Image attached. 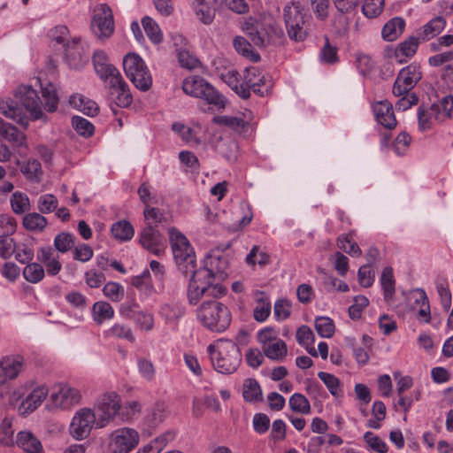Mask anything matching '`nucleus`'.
Instances as JSON below:
<instances>
[{"instance_id":"nucleus-1","label":"nucleus","mask_w":453,"mask_h":453,"mask_svg":"<svg viewBox=\"0 0 453 453\" xmlns=\"http://www.w3.org/2000/svg\"><path fill=\"white\" fill-rule=\"evenodd\" d=\"M168 234L178 270L185 276L191 274L187 289L188 303L196 305L203 296H223L226 289L219 284H213L212 271L196 269L195 250L188 238L175 227L169 228Z\"/></svg>"},{"instance_id":"nucleus-2","label":"nucleus","mask_w":453,"mask_h":453,"mask_svg":"<svg viewBox=\"0 0 453 453\" xmlns=\"http://www.w3.org/2000/svg\"><path fill=\"white\" fill-rule=\"evenodd\" d=\"M203 296V298H206ZM204 300L196 310V319L200 324L211 331L223 332L230 325L232 316L229 309L217 298Z\"/></svg>"},{"instance_id":"nucleus-3","label":"nucleus","mask_w":453,"mask_h":453,"mask_svg":"<svg viewBox=\"0 0 453 453\" xmlns=\"http://www.w3.org/2000/svg\"><path fill=\"white\" fill-rule=\"evenodd\" d=\"M208 350L214 369L222 374L235 372L242 361L239 347L232 341H219L215 346L210 345Z\"/></svg>"},{"instance_id":"nucleus-4","label":"nucleus","mask_w":453,"mask_h":453,"mask_svg":"<svg viewBox=\"0 0 453 453\" xmlns=\"http://www.w3.org/2000/svg\"><path fill=\"white\" fill-rule=\"evenodd\" d=\"M182 89L187 95L202 98L218 110H222L226 106V98L200 76L187 77L183 81Z\"/></svg>"},{"instance_id":"nucleus-5","label":"nucleus","mask_w":453,"mask_h":453,"mask_svg":"<svg viewBox=\"0 0 453 453\" xmlns=\"http://www.w3.org/2000/svg\"><path fill=\"white\" fill-rule=\"evenodd\" d=\"M60 35L54 39L58 43L63 44L65 47V59L70 68L80 70L83 68L88 62V51L80 38L67 40L65 35L68 33L66 27H59L57 28Z\"/></svg>"},{"instance_id":"nucleus-6","label":"nucleus","mask_w":453,"mask_h":453,"mask_svg":"<svg viewBox=\"0 0 453 453\" xmlns=\"http://www.w3.org/2000/svg\"><path fill=\"white\" fill-rule=\"evenodd\" d=\"M126 75L139 89L146 91L152 84L151 74L142 58L135 53H128L123 59Z\"/></svg>"},{"instance_id":"nucleus-7","label":"nucleus","mask_w":453,"mask_h":453,"mask_svg":"<svg viewBox=\"0 0 453 453\" xmlns=\"http://www.w3.org/2000/svg\"><path fill=\"white\" fill-rule=\"evenodd\" d=\"M283 12L289 37L296 41H303L307 35L310 17L303 12L299 2L288 4Z\"/></svg>"},{"instance_id":"nucleus-8","label":"nucleus","mask_w":453,"mask_h":453,"mask_svg":"<svg viewBox=\"0 0 453 453\" xmlns=\"http://www.w3.org/2000/svg\"><path fill=\"white\" fill-rule=\"evenodd\" d=\"M115 29L111 8L107 4L95 6L91 18V30L95 36L104 41L111 36Z\"/></svg>"},{"instance_id":"nucleus-9","label":"nucleus","mask_w":453,"mask_h":453,"mask_svg":"<svg viewBox=\"0 0 453 453\" xmlns=\"http://www.w3.org/2000/svg\"><path fill=\"white\" fill-rule=\"evenodd\" d=\"M140 442V434L132 427H119L113 430L107 437V448L118 453H130Z\"/></svg>"},{"instance_id":"nucleus-10","label":"nucleus","mask_w":453,"mask_h":453,"mask_svg":"<svg viewBox=\"0 0 453 453\" xmlns=\"http://www.w3.org/2000/svg\"><path fill=\"white\" fill-rule=\"evenodd\" d=\"M94 426L97 428L95 411L90 408H81L74 413L70 422L69 434L73 439L81 441L90 434Z\"/></svg>"},{"instance_id":"nucleus-11","label":"nucleus","mask_w":453,"mask_h":453,"mask_svg":"<svg viewBox=\"0 0 453 453\" xmlns=\"http://www.w3.org/2000/svg\"><path fill=\"white\" fill-rule=\"evenodd\" d=\"M121 408V399L115 392L103 394L96 401L98 411L97 428H103L111 422Z\"/></svg>"},{"instance_id":"nucleus-12","label":"nucleus","mask_w":453,"mask_h":453,"mask_svg":"<svg viewBox=\"0 0 453 453\" xmlns=\"http://www.w3.org/2000/svg\"><path fill=\"white\" fill-rule=\"evenodd\" d=\"M256 73L257 67L252 66L246 68L242 75L235 70H229L222 73L221 78L237 95L246 99L250 97V87H256L251 80Z\"/></svg>"},{"instance_id":"nucleus-13","label":"nucleus","mask_w":453,"mask_h":453,"mask_svg":"<svg viewBox=\"0 0 453 453\" xmlns=\"http://www.w3.org/2000/svg\"><path fill=\"white\" fill-rule=\"evenodd\" d=\"M81 400L80 390L64 383L55 385L49 397L50 406L60 410H69L78 404Z\"/></svg>"},{"instance_id":"nucleus-14","label":"nucleus","mask_w":453,"mask_h":453,"mask_svg":"<svg viewBox=\"0 0 453 453\" xmlns=\"http://www.w3.org/2000/svg\"><path fill=\"white\" fill-rule=\"evenodd\" d=\"M421 79V72L418 66L409 65L403 67L398 73L393 85L392 92L395 96H401L410 91Z\"/></svg>"},{"instance_id":"nucleus-15","label":"nucleus","mask_w":453,"mask_h":453,"mask_svg":"<svg viewBox=\"0 0 453 453\" xmlns=\"http://www.w3.org/2000/svg\"><path fill=\"white\" fill-rule=\"evenodd\" d=\"M15 97L33 119H39L42 117L40 98L32 87L19 86L15 93Z\"/></svg>"},{"instance_id":"nucleus-16","label":"nucleus","mask_w":453,"mask_h":453,"mask_svg":"<svg viewBox=\"0 0 453 453\" xmlns=\"http://www.w3.org/2000/svg\"><path fill=\"white\" fill-rule=\"evenodd\" d=\"M110 89V100L119 107H128L133 101L129 87L121 74L106 82Z\"/></svg>"},{"instance_id":"nucleus-17","label":"nucleus","mask_w":453,"mask_h":453,"mask_svg":"<svg viewBox=\"0 0 453 453\" xmlns=\"http://www.w3.org/2000/svg\"><path fill=\"white\" fill-rule=\"evenodd\" d=\"M419 40V37L411 36L399 43L396 48L387 46L385 48V58H392L398 64L407 62L416 53Z\"/></svg>"},{"instance_id":"nucleus-18","label":"nucleus","mask_w":453,"mask_h":453,"mask_svg":"<svg viewBox=\"0 0 453 453\" xmlns=\"http://www.w3.org/2000/svg\"><path fill=\"white\" fill-rule=\"evenodd\" d=\"M141 245L156 256L164 253L165 245L164 238L153 226H146L140 234Z\"/></svg>"},{"instance_id":"nucleus-19","label":"nucleus","mask_w":453,"mask_h":453,"mask_svg":"<svg viewBox=\"0 0 453 453\" xmlns=\"http://www.w3.org/2000/svg\"><path fill=\"white\" fill-rule=\"evenodd\" d=\"M409 299L412 301V310L418 309L416 318L421 323L431 322V311L428 296L423 288H414L409 293Z\"/></svg>"},{"instance_id":"nucleus-20","label":"nucleus","mask_w":453,"mask_h":453,"mask_svg":"<svg viewBox=\"0 0 453 453\" xmlns=\"http://www.w3.org/2000/svg\"><path fill=\"white\" fill-rule=\"evenodd\" d=\"M24 359L19 356H8L0 360V385L14 380L23 369Z\"/></svg>"},{"instance_id":"nucleus-21","label":"nucleus","mask_w":453,"mask_h":453,"mask_svg":"<svg viewBox=\"0 0 453 453\" xmlns=\"http://www.w3.org/2000/svg\"><path fill=\"white\" fill-rule=\"evenodd\" d=\"M93 65L96 73L104 82L120 74L119 70L109 63L108 56L103 50H96L94 53Z\"/></svg>"},{"instance_id":"nucleus-22","label":"nucleus","mask_w":453,"mask_h":453,"mask_svg":"<svg viewBox=\"0 0 453 453\" xmlns=\"http://www.w3.org/2000/svg\"><path fill=\"white\" fill-rule=\"evenodd\" d=\"M372 110L379 124L388 129L395 127L397 121L390 102L388 100L377 102L373 104Z\"/></svg>"},{"instance_id":"nucleus-23","label":"nucleus","mask_w":453,"mask_h":453,"mask_svg":"<svg viewBox=\"0 0 453 453\" xmlns=\"http://www.w3.org/2000/svg\"><path fill=\"white\" fill-rule=\"evenodd\" d=\"M49 395V389L44 385L35 387L27 396L22 401L19 406V411L22 414L35 411L46 399Z\"/></svg>"},{"instance_id":"nucleus-24","label":"nucleus","mask_w":453,"mask_h":453,"mask_svg":"<svg viewBox=\"0 0 453 453\" xmlns=\"http://www.w3.org/2000/svg\"><path fill=\"white\" fill-rule=\"evenodd\" d=\"M14 444L22 449L23 453H44L41 441L28 430L19 431Z\"/></svg>"},{"instance_id":"nucleus-25","label":"nucleus","mask_w":453,"mask_h":453,"mask_svg":"<svg viewBox=\"0 0 453 453\" xmlns=\"http://www.w3.org/2000/svg\"><path fill=\"white\" fill-rule=\"evenodd\" d=\"M0 112L6 118L12 119L22 127H27L28 118L22 108L17 106V104L12 100L0 102Z\"/></svg>"},{"instance_id":"nucleus-26","label":"nucleus","mask_w":453,"mask_h":453,"mask_svg":"<svg viewBox=\"0 0 453 453\" xmlns=\"http://www.w3.org/2000/svg\"><path fill=\"white\" fill-rule=\"evenodd\" d=\"M213 120L217 124L226 126L235 131L241 132L250 125L252 120V113L248 111L243 112L242 116H217Z\"/></svg>"},{"instance_id":"nucleus-27","label":"nucleus","mask_w":453,"mask_h":453,"mask_svg":"<svg viewBox=\"0 0 453 453\" xmlns=\"http://www.w3.org/2000/svg\"><path fill=\"white\" fill-rule=\"evenodd\" d=\"M255 307L253 317L256 321L264 322L271 314V302L267 294L263 291H257L254 294Z\"/></svg>"},{"instance_id":"nucleus-28","label":"nucleus","mask_w":453,"mask_h":453,"mask_svg":"<svg viewBox=\"0 0 453 453\" xmlns=\"http://www.w3.org/2000/svg\"><path fill=\"white\" fill-rule=\"evenodd\" d=\"M115 311L106 301H97L91 308V318L93 321L101 326L114 318Z\"/></svg>"},{"instance_id":"nucleus-29","label":"nucleus","mask_w":453,"mask_h":453,"mask_svg":"<svg viewBox=\"0 0 453 453\" xmlns=\"http://www.w3.org/2000/svg\"><path fill=\"white\" fill-rule=\"evenodd\" d=\"M184 313V307L179 303H165L159 310V315L165 320V323L173 327L177 326Z\"/></svg>"},{"instance_id":"nucleus-30","label":"nucleus","mask_w":453,"mask_h":453,"mask_svg":"<svg viewBox=\"0 0 453 453\" xmlns=\"http://www.w3.org/2000/svg\"><path fill=\"white\" fill-rule=\"evenodd\" d=\"M446 24L445 19L441 16L432 19L422 27L418 33L419 39L423 42H426L434 38L442 32Z\"/></svg>"},{"instance_id":"nucleus-31","label":"nucleus","mask_w":453,"mask_h":453,"mask_svg":"<svg viewBox=\"0 0 453 453\" xmlns=\"http://www.w3.org/2000/svg\"><path fill=\"white\" fill-rule=\"evenodd\" d=\"M431 113L436 121H444L446 118L453 119V96H444L441 101L431 105Z\"/></svg>"},{"instance_id":"nucleus-32","label":"nucleus","mask_w":453,"mask_h":453,"mask_svg":"<svg viewBox=\"0 0 453 453\" xmlns=\"http://www.w3.org/2000/svg\"><path fill=\"white\" fill-rule=\"evenodd\" d=\"M405 21L403 19L395 17L388 20L381 30V35L384 40L392 42L396 40L403 32Z\"/></svg>"},{"instance_id":"nucleus-33","label":"nucleus","mask_w":453,"mask_h":453,"mask_svg":"<svg viewBox=\"0 0 453 453\" xmlns=\"http://www.w3.org/2000/svg\"><path fill=\"white\" fill-rule=\"evenodd\" d=\"M296 341L303 346L307 352L312 357H318V351L315 349L313 343L315 336L312 330L307 326H300L296 331Z\"/></svg>"},{"instance_id":"nucleus-34","label":"nucleus","mask_w":453,"mask_h":453,"mask_svg":"<svg viewBox=\"0 0 453 453\" xmlns=\"http://www.w3.org/2000/svg\"><path fill=\"white\" fill-rule=\"evenodd\" d=\"M193 9L196 18L203 24H211L215 18V11L205 0H194Z\"/></svg>"},{"instance_id":"nucleus-35","label":"nucleus","mask_w":453,"mask_h":453,"mask_svg":"<svg viewBox=\"0 0 453 453\" xmlns=\"http://www.w3.org/2000/svg\"><path fill=\"white\" fill-rule=\"evenodd\" d=\"M380 282L383 290L384 298L389 302L395 292V281L394 278L393 269L389 266L383 269Z\"/></svg>"},{"instance_id":"nucleus-36","label":"nucleus","mask_w":453,"mask_h":453,"mask_svg":"<svg viewBox=\"0 0 453 453\" xmlns=\"http://www.w3.org/2000/svg\"><path fill=\"white\" fill-rule=\"evenodd\" d=\"M263 352L265 357L271 360L282 361L288 354V347L286 342L279 338L273 343L266 346Z\"/></svg>"},{"instance_id":"nucleus-37","label":"nucleus","mask_w":453,"mask_h":453,"mask_svg":"<svg viewBox=\"0 0 453 453\" xmlns=\"http://www.w3.org/2000/svg\"><path fill=\"white\" fill-rule=\"evenodd\" d=\"M48 224L47 219L37 212H30L24 216L22 225L30 232H42Z\"/></svg>"},{"instance_id":"nucleus-38","label":"nucleus","mask_w":453,"mask_h":453,"mask_svg":"<svg viewBox=\"0 0 453 453\" xmlns=\"http://www.w3.org/2000/svg\"><path fill=\"white\" fill-rule=\"evenodd\" d=\"M111 231L114 238L120 242L129 241L134 234L133 226L126 220H120L114 223L111 226Z\"/></svg>"},{"instance_id":"nucleus-39","label":"nucleus","mask_w":453,"mask_h":453,"mask_svg":"<svg viewBox=\"0 0 453 453\" xmlns=\"http://www.w3.org/2000/svg\"><path fill=\"white\" fill-rule=\"evenodd\" d=\"M132 319L135 326L142 331L150 332L154 328V315L147 311H134Z\"/></svg>"},{"instance_id":"nucleus-40","label":"nucleus","mask_w":453,"mask_h":453,"mask_svg":"<svg viewBox=\"0 0 453 453\" xmlns=\"http://www.w3.org/2000/svg\"><path fill=\"white\" fill-rule=\"evenodd\" d=\"M436 290L440 298L441 305L444 311H449L452 303V294L449 282L446 279H438L435 281Z\"/></svg>"},{"instance_id":"nucleus-41","label":"nucleus","mask_w":453,"mask_h":453,"mask_svg":"<svg viewBox=\"0 0 453 453\" xmlns=\"http://www.w3.org/2000/svg\"><path fill=\"white\" fill-rule=\"evenodd\" d=\"M143 29L153 43H160L163 41V33L157 23L150 17L145 16L142 19Z\"/></svg>"},{"instance_id":"nucleus-42","label":"nucleus","mask_w":453,"mask_h":453,"mask_svg":"<svg viewBox=\"0 0 453 453\" xmlns=\"http://www.w3.org/2000/svg\"><path fill=\"white\" fill-rule=\"evenodd\" d=\"M13 420L12 418L5 417L0 423V443L3 445L12 446L15 443Z\"/></svg>"},{"instance_id":"nucleus-43","label":"nucleus","mask_w":453,"mask_h":453,"mask_svg":"<svg viewBox=\"0 0 453 453\" xmlns=\"http://www.w3.org/2000/svg\"><path fill=\"white\" fill-rule=\"evenodd\" d=\"M104 335L109 338L125 339L130 342L135 340L131 327L120 323H115L104 332Z\"/></svg>"},{"instance_id":"nucleus-44","label":"nucleus","mask_w":453,"mask_h":453,"mask_svg":"<svg viewBox=\"0 0 453 453\" xmlns=\"http://www.w3.org/2000/svg\"><path fill=\"white\" fill-rule=\"evenodd\" d=\"M11 207L15 214H23L30 210V200L27 194L16 191L10 199Z\"/></svg>"},{"instance_id":"nucleus-45","label":"nucleus","mask_w":453,"mask_h":453,"mask_svg":"<svg viewBox=\"0 0 453 453\" xmlns=\"http://www.w3.org/2000/svg\"><path fill=\"white\" fill-rule=\"evenodd\" d=\"M0 133L5 140L13 142L17 146L26 144V135L12 125L4 123V127H1Z\"/></svg>"},{"instance_id":"nucleus-46","label":"nucleus","mask_w":453,"mask_h":453,"mask_svg":"<svg viewBox=\"0 0 453 453\" xmlns=\"http://www.w3.org/2000/svg\"><path fill=\"white\" fill-rule=\"evenodd\" d=\"M23 276L27 281L35 284L42 280L45 271L39 263H28L23 269Z\"/></svg>"},{"instance_id":"nucleus-47","label":"nucleus","mask_w":453,"mask_h":453,"mask_svg":"<svg viewBox=\"0 0 453 453\" xmlns=\"http://www.w3.org/2000/svg\"><path fill=\"white\" fill-rule=\"evenodd\" d=\"M242 395L248 402L258 401L262 396V390L255 379H247L243 384Z\"/></svg>"},{"instance_id":"nucleus-48","label":"nucleus","mask_w":453,"mask_h":453,"mask_svg":"<svg viewBox=\"0 0 453 453\" xmlns=\"http://www.w3.org/2000/svg\"><path fill=\"white\" fill-rule=\"evenodd\" d=\"M233 44L236 51L245 58L255 62L259 60V55L253 51L251 44L244 37L236 36Z\"/></svg>"},{"instance_id":"nucleus-49","label":"nucleus","mask_w":453,"mask_h":453,"mask_svg":"<svg viewBox=\"0 0 453 453\" xmlns=\"http://www.w3.org/2000/svg\"><path fill=\"white\" fill-rule=\"evenodd\" d=\"M345 343L348 348L352 349V354L357 361V363L360 365H366L370 359L369 349L357 347L355 344V339L352 337H345Z\"/></svg>"},{"instance_id":"nucleus-50","label":"nucleus","mask_w":453,"mask_h":453,"mask_svg":"<svg viewBox=\"0 0 453 453\" xmlns=\"http://www.w3.org/2000/svg\"><path fill=\"white\" fill-rule=\"evenodd\" d=\"M103 293L111 302L119 303L125 296V288L118 282L109 281L103 288Z\"/></svg>"},{"instance_id":"nucleus-51","label":"nucleus","mask_w":453,"mask_h":453,"mask_svg":"<svg viewBox=\"0 0 453 453\" xmlns=\"http://www.w3.org/2000/svg\"><path fill=\"white\" fill-rule=\"evenodd\" d=\"M356 231L351 230L342 239V250L351 257H360L362 250L355 241Z\"/></svg>"},{"instance_id":"nucleus-52","label":"nucleus","mask_w":453,"mask_h":453,"mask_svg":"<svg viewBox=\"0 0 453 453\" xmlns=\"http://www.w3.org/2000/svg\"><path fill=\"white\" fill-rule=\"evenodd\" d=\"M289 407L295 412L308 414L311 411V405L308 399L302 394H294L288 401Z\"/></svg>"},{"instance_id":"nucleus-53","label":"nucleus","mask_w":453,"mask_h":453,"mask_svg":"<svg viewBox=\"0 0 453 453\" xmlns=\"http://www.w3.org/2000/svg\"><path fill=\"white\" fill-rule=\"evenodd\" d=\"M246 262L251 265L258 264L263 266L270 263V257L264 250L255 245L247 255Z\"/></svg>"},{"instance_id":"nucleus-54","label":"nucleus","mask_w":453,"mask_h":453,"mask_svg":"<svg viewBox=\"0 0 453 453\" xmlns=\"http://www.w3.org/2000/svg\"><path fill=\"white\" fill-rule=\"evenodd\" d=\"M317 333L324 338L331 337L334 333V321L328 317H319L315 320Z\"/></svg>"},{"instance_id":"nucleus-55","label":"nucleus","mask_w":453,"mask_h":453,"mask_svg":"<svg viewBox=\"0 0 453 453\" xmlns=\"http://www.w3.org/2000/svg\"><path fill=\"white\" fill-rule=\"evenodd\" d=\"M251 80L254 81L256 87H250V91L252 90L257 95L263 96L271 87L270 78L263 74L258 68H257V73Z\"/></svg>"},{"instance_id":"nucleus-56","label":"nucleus","mask_w":453,"mask_h":453,"mask_svg":"<svg viewBox=\"0 0 453 453\" xmlns=\"http://www.w3.org/2000/svg\"><path fill=\"white\" fill-rule=\"evenodd\" d=\"M263 28L265 29L266 46L280 42L283 38L284 34L282 29L274 22L265 24L263 26Z\"/></svg>"},{"instance_id":"nucleus-57","label":"nucleus","mask_w":453,"mask_h":453,"mask_svg":"<svg viewBox=\"0 0 453 453\" xmlns=\"http://www.w3.org/2000/svg\"><path fill=\"white\" fill-rule=\"evenodd\" d=\"M20 171L27 179L38 180L42 173L41 164L35 159H29L20 167Z\"/></svg>"},{"instance_id":"nucleus-58","label":"nucleus","mask_w":453,"mask_h":453,"mask_svg":"<svg viewBox=\"0 0 453 453\" xmlns=\"http://www.w3.org/2000/svg\"><path fill=\"white\" fill-rule=\"evenodd\" d=\"M318 377L334 397L337 398L340 395V381L336 376L329 372H319Z\"/></svg>"},{"instance_id":"nucleus-59","label":"nucleus","mask_w":453,"mask_h":453,"mask_svg":"<svg viewBox=\"0 0 453 453\" xmlns=\"http://www.w3.org/2000/svg\"><path fill=\"white\" fill-rule=\"evenodd\" d=\"M58 205L57 197L52 194L41 196L37 201V208L42 213H50L54 211Z\"/></svg>"},{"instance_id":"nucleus-60","label":"nucleus","mask_w":453,"mask_h":453,"mask_svg":"<svg viewBox=\"0 0 453 453\" xmlns=\"http://www.w3.org/2000/svg\"><path fill=\"white\" fill-rule=\"evenodd\" d=\"M17 229L16 219L9 214H0V238L12 235Z\"/></svg>"},{"instance_id":"nucleus-61","label":"nucleus","mask_w":453,"mask_h":453,"mask_svg":"<svg viewBox=\"0 0 453 453\" xmlns=\"http://www.w3.org/2000/svg\"><path fill=\"white\" fill-rule=\"evenodd\" d=\"M364 440L371 450L376 451L378 453L388 452V446L386 442L373 433H365Z\"/></svg>"},{"instance_id":"nucleus-62","label":"nucleus","mask_w":453,"mask_h":453,"mask_svg":"<svg viewBox=\"0 0 453 453\" xmlns=\"http://www.w3.org/2000/svg\"><path fill=\"white\" fill-rule=\"evenodd\" d=\"M72 125L76 132L82 136L88 137L94 133V126L92 123L82 117H73Z\"/></svg>"},{"instance_id":"nucleus-63","label":"nucleus","mask_w":453,"mask_h":453,"mask_svg":"<svg viewBox=\"0 0 453 453\" xmlns=\"http://www.w3.org/2000/svg\"><path fill=\"white\" fill-rule=\"evenodd\" d=\"M383 7L384 0H365L362 6V12L365 17L372 19L382 12Z\"/></svg>"},{"instance_id":"nucleus-64","label":"nucleus","mask_w":453,"mask_h":453,"mask_svg":"<svg viewBox=\"0 0 453 453\" xmlns=\"http://www.w3.org/2000/svg\"><path fill=\"white\" fill-rule=\"evenodd\" d=\"M176 434L173 431H166L150 441L149 443L153 448L154 452H161L171 441L175 439Z\"/></svg>"}]
</instances>
